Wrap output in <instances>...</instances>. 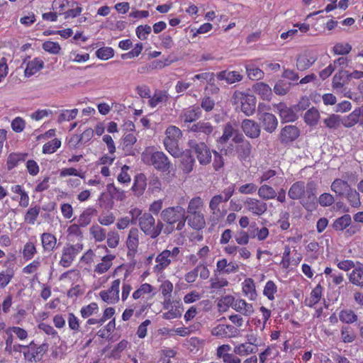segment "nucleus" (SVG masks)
I'll use <instances>...</instances> for the list:
<instances>
[{
    "instance_id": "f8f14e48",
    "label": "nucleus",
    "mask_w": 363,
    "mask_h": 363,
    "mask_svg": "<svg viewBox=\"0 0 363 363\" xmlns=\"http://www.w3.org/2000/svg\"><path fill=\"white\" fill-rule=\"evenodd\" d=\"M120 279H115L112 281L111 285L108 289L100 291L99 296L104 302L108 304H113L117 303L120 299Z\"/></svg>"
},
{
    "instance_id": "0eeeda50",
    "label": "nucleus",
    "mask_w": 363,
    "mask_h": 363,
    "mask_svg": "<svg viewBox=\"0 0 363 363\" xmlns=\"http://www.w3.org/2000/svg\"><path fill=\"white\" fill-rule=\"evenodd\" d=\"M188 145L201 165H206L211 162V152L204 142L198 143L195 140H189Z\"/></svg>"
},
{
    "instance_id": "412c9836",
    "label": "nucleus",
    "mask_w": 363,
    "mask_h": 363,
    "mask_svg": "<svg viewBox=\"0 0 363 363\" xmlns=\"http://www.w3.org/2000/svg\"><path fill=\"white\" fill-rule=\"evenodd\" d=\"M140 231L137 228H131L126 240V246L129 253L135 254L139 245Z\"/></svg>"
},
{
    "instance_id": "ea45409f",
    "label": "nucleus",
    "mask_w": 363,
    "mask_h": 363,
    "mask_svg": "<svg viewBox=\"0 0 363 363\" xmlns=\"http://www.w3.org/2000/svg\"><path fill=\"white\" fill-rule=\"evenodd\" d=\"M180 156H182L181 166L184 173H190L195 164L194 158L189 153L182 154Z\"/></svg>"
},
{
    "instance_id": "c756f323",
    "label": "nucleus",
    "mask_w": 363,
    "mask_h": 363,
    "mask_svg": "<svg viewBox=\"0 0 363 363\" xmlns=\"http://www.w3.org/2000/svg\"><path fill=\"white\" fill-rule=\"evenodd\" d=\"M28 155V153L23 152L10 153L7 157L6 161L8 170H11L17 165H18L19 163L24 162L26 160Z\"/></svg>"
},
{
    "instance_id": "f03ea898",
    "label": "nucleus",
    "mask_w": 363,
    "mask_h": 363,
    "mask_svg": "<svg viewBox=\"0 0 363 363\" xmlns=\"http://www.w3.org/2000/svg\"><path fill=\"white\" fill-rule=\"evenodd\" d=\"M161 219L163 222L169 225V228L171 229L169 232L174 230V225L177 224L176 230H182L186 224V210L181 206H175L168 207L162 211Z\"/></svg>"
},
{
    "instance_id": "09e8293b",
    "label": "nucleus",
    "mask_w": 363,
    "mask_h": 363,
    "mask_svg": "<svg viewBox=\"0 0 363 363\" xmlns=\"http://www.w3.org/2000/svg\"><path fill=\"white\" fill-rule=\"evenodd\" d=\"M40 212V206H35L34 207L30 208L25 216H24V221L28 224L34 225L37 218L39 216V213Z\"/></svg>"
},
{
    "instance_id": "c03bdc74",
    "label": "nucleus",
    "mask_w": 363,
    "mask_h": 363,
    "mask_svg": "<svg viewBox=\"0 0 363 363\" xmlns=\"http://www.w3.org/2000/svg\"><path fill=\"white\" fill-rule=\"evenodd\" d=\"M320 118V113L315 108L308 109L304 115V121L309 125H315Z\"/></svg>"
},
{
    "instance_id": "6e6d98bb",
    "label": "nucleus",
    "mask_w": 363,
    "mask_h": 363,
    "mask_svg": "<svg viewBox=\"0 0 363 363\" xmlns=\"http://www.w3.org/2000/svg\"><path fill=\"white\" fill-rule=\"evenodd\" d=\"M78 114V109L62 110L58 116V122L69 121L74 119Z\"/></svg>"
},
{
    "instance_id": "a878e982",
    "label": "nucleus",
    "mask_w": 363,
    "mask_h": 363,
    "mask_svg": "<svg viewBox=\"0 0 363 363\" xmlns=\"http://www.w3.org/2000/svg\"><path fill=\"white\" fill-rule=\"evenodd\" d=\"M242 291L244 295L250 301H255L257 297L255 284L252 279L247 278L242 283Z\"/></svg>"
},
{
    "instance_id": "7c9ffc66",
    "label": "nucleus",
    "mask_w": 363,
    "mask_h": 363,
    "mask_svg": "<svg viewBox=\"0 0 363 363\" xmlns=\"http://www.w3.org/2000/svg\"><path fill=\"white\" fill-rule=\"evenodd\" d=\"M257 349L250 343L243 342L235 345L233 348V352L240 357H246L256 353Z\"/></svg>"
},
{
    "instance_id": "20e7f679",
    "label": "nucleus",
    "mask_w": 363,
    "mask_h": 363,
    "mask_svg": "<svg viewBox=\"0 0 363 363\" xmlns=\"http://www.w3.org/2000/svg\"><path fill=\"white\" fill-rule=\"evenodd\" d=\"M140 230L147 236L152 239H155L160 234L164 228L162 220H158L157 222L155 218L150 213L145 212L138 223Z\"/></svg>"
},
{
    "instance_id": "6e6552de",
    "label": "nucleus",
    "mask_w": 363,
    "mask_h": 363,
    "mask_svg": "<svg viewBox=\"0 0 363 363\" xmlns=\"http://www.w3.org/2000/svg\"><path fill=\"white\" fill-rule=\"evenodd\" d=\"M83 250V245L77 242L74 245L66 244L62 251V256L60 260V265L63 267H69L72 265L75 257Z\"/></svg>"
},
{
    "instance_id": "e433bc0d",
    "label": "nucleus",
    "mask_w": 363,
    "mask_h": 363,
    "mask_svg": "<svg viewBox=\"0 0 363 363\" xmlns=\"http://www.w3.org/2000/svg\"><path fill=\"white\" fill-rule=\"evenodd\" d=\"M350 281L353 284L363 286V264L359 263L349 276Z\"/></svg>"
},
{
    "instance_id": "79ce46f5",
    "label": "nucleus",
    "mask_w": 363,
    "mask_h": 363,
    "mask_svg": "<svg viewBox=\"0 0 363 363\" xmlns=\"http://www.w3.org/2000/svg\"><path fill=\"white\" fill-rule=\"evenodd\" d=\"M89 233L95 242H102L106 238V231L98 224H94L89 228Z\"/></svg>"
},
{
    "instance_id": "6ab92c4d",
    "label": "nucleus",
    "mask_w": 363,
    "mask_h": 363,
    "mask_svg": "<svg viewBox=\"0 0 363 363\" xmlns=\"http://www.w3.org/2000/svg\"><path fill=\"white\" fill-rule=\"evenodd\" d=\"M259 120L261 121L264 129L269 133L274 132L277 128L278 120L272 113L267 112L262 113L260 114Z\"/></svg>"
},
{
    "instance_id": "13d9d810",
    "label": "nucleus",
    "mask_w": 363,
    "mask_h": 363,
    "mask_svg": "<svg viewBox=\"0 0 363 363\" xmlns=\"http://www.w3.org/2000/svg\"><path fill=\"white\" fill-rule=\"evenodd\" d=\"M355 337V333L350 327L345 326L342 328L341 338L345 343L352 342Z\"/></svg>"
},
{
    "instance_id": "a18cd8bd",
    "label": "nucleus",
    "mask_w": 363,
    "mask_h": 363,
    "mask_svg": "<svg viewBox=\"0 0 363 363\" xmlns=\"http://www.w3.org/2000/svg\"><path fill=\"white\" fill-rule=\"evenodd\" d=\"M99 311L98 304L95 302H92L82 307L80 309V315L83 318H88L94 314L98 313Z\"/></svg>"
},
{
    "instance_id": "5fc2aeb1",
    "label": "nucleus",
    "mask_w": 363,
    "mask_h": 363,
    "mask_svg": "<svg viewBox=\"0 0 363 363\" xmlns=\"http://www.w3.org/2000/svg\"><path fill=\"white\" fill-rule=\"evenodd\" d=\"M61 146V141L57 138H55L46 143L43 146V153L52 154Z\"/></svg>"
},
{
    "instance_id": "c85d7f7f",
    "label": "nucleus",
    "mask_w": 363,
    "mask_h": 363,
    "mask_svg": "<svg viewBox=\"0 0 363 363\" xmlns=\"http://www.w3.org/2000/svg\"><path fill=\"white\" fill-rule=\"evenodd\" d=\"M331 189L337 195L345 196L352 189L350 185L346 181L336 179L331 184Z\"/></svg>"
},
{
    "instance_id": "72a5a7b5",
    "label": "nucleus",
    "mask_w": 363,
    "mask_h": 363,
    "mask_svg": "<svg viewBox=\"0 0 363 363\" xmlns=\"http://www.w3.org/2000/svg\"><path fill=\"white\" fill-rule=\"evenodd\" d=\"M169 99L168 94L164 91H155L152 96H150L148 104L150 107L155 108L163 103H166Z\"/></svg>"
},
{
    "instance_id": "4be33fe9",
    "label": "nucleus",
    "mask_w": 363,
    "mask_h": 363,
    "mask_svg": "<svg viewBox=\"0 0 363 363\" xmlns=\"http://www.w3.org/2000/svg\"><path fill=\"white\" fill-rule=\"evenodd\" d=\"M186 218L189 226L194 230L203 229L206 225L204 216L201 212L189 213Z\"/></svg>"
},
{
    "instance_id": "4468645a",
    "label": "nucleus",
    "mask_w": 363,
    "mask_h": 363,
    "mask_svg": "<svg viewBox=\"0 0 363 363\" xmlns=\"http://www.w3.org/2000/svg\"><path fill=\"white\" fill-rule=\"evenodd\" d=\"M238 329L232 325L218 324L211 330V335L218 338H231L238 336Z\"/></svg>"
},
{
    "instance_id": "8fccbe9b",
    "label": "nucleus",
    "mask_w": 363,
    "mask_h": 363,
    "mask_svg": "<svg viewBox=\"0 0 363 363\" xmlns=\"http://www.w3.org/2000/svg\"><path fill=\"white\" fill-rule=\"evenodd\" d=\"M107 191L113 199L118 201H123L125 198V191L116 187L114 184H108Z\"/></svg>"
},
{
    "instance_id": "2f4dec72",
    "label": "nucleus",
    "mask_w": 363,
    "mask_h": 363,
    "mask_svg": "<svg viewBox=\"0 0 363 363\" xmlns=\"http://www.w3.org/2000/svg\"><path fill=\"white\" fill-rule=\"evenodd\" d=\"M96 213V209L93 207H89L86 208L79 216L77 220L79 225L82 228H84L89 225L91 222L92 217Z\"/></svg>"
},
{
    "instance_id": "0e129e2a",
    "label": "nucleus",
    "mask_w": 363,
    "mask_h": 363,
    "mask_svg": "<svg viewBox=\"0 0 363 363\" xmlns=\"http://www.w3.org/2000/svg\"><path fill=\"white\" fill-rule=\"evenodd\" d=\"M235 133V130L230 123H227L223 128V133L222 136L219 138L220 143H225L227 141L233 138Z\"/></svg>"
},
{
    "instance_id": "49530a36",
    "label": "nucleus",
    "mask_w": 363,
    "mask_h": 363,
    "mask_svg": "<svg viewBox=\"0 0 363 363\" xmlns=\"http://www.w3.org/2000/svg\"><path fill=\"white\" fill-rule=\"evenodd\" d=\"M344 79H347V71L340 70L333 78V88L337 91L341 89L344 85Z\"/></svg>"
},
{
    "instance_id": "774afa93",
    "label": "nucleus",
    "mask_w": 363,
    "mask_h": 363,
    "mask_svg": "<svg viewBox=\"0 0 363 363\" xmlns=\"http://www.w3.org/2000/svg\"><path fill=\"white\" fill-rule=\"evenodd\" d=\"M14 272L12 269L0 273V287H6L13 277Z\"/></svg>"
},
{
    "instance_id": "cd10ccee",
    "label": "nucleus",
    "mask_w": 363,
    "mask_h": 363,
    "mask_svg": "<svg viewBox=\"0 0 363 363\" xmlns=\"http://www.w3.org/2000/svg\"><path fill=\"white\" fill-rule=\"evenodd\" d=\"M40 240L45 252H52L57 247V238L50 233H43Z\"/></svg>"
},
{
    "instance_id": "2eb2a0df",
    "label": "nucleus",
    "mask_w": 363,
    "mask_h": 363,
    "mask_svg": "<svg viewBox=\"0 0 363 363\" xmlns=\"http://www.w3.org/2000/svg\"><path fill=\"white\" fill-rule=\"evenodd\" d=\"M201 116V108L198 106H191L182 111L179 116L181 121L184 123L191 124Z\"/></svg>"
},
{
    "instance_id": "1a4fd4ad",
    "label": "nucleus",
    "mask_w": 363,
    "mask_h": 363,
    "mask_svg": "<svg viewBox=\"0 0 363 363\" xmlns=\"http://www.w3.org/2000/svg\"><path fill=\"white\" fill-rule=\"evenodd\" d=\"M28 349L24 352V359L28 363H37L40 361L45 353L48 350V345L43 343L40 345H37L34 341H31L28 345Z\"/></svg>"
},
{
    "instance_id": "69168bd1",
    "label": "nucleus",
    "mask_w": 363,
    "mask_h": 363,
    "mask_svg": "<svg viewBox=\"0 0 363 363\" xmlns=\"http://www.w3.org/2000/svg\"><path fill=\"white\" fill-rule=\"evenodd\" d=\"M6 333L8 335L9 333H13L20 340H25L28 337L27 330L18 326L9 327Z\"/></svg>"
},
{
    "instance_id": "39448f33",
    "label": "nucleus",
    "mask_w": 363,
    "mask_h": 363,
    "mask_svg": "<svg viewBox=\"0 0 363 363\" xmlns=\"http://www.w3.org/2000/svg\"><path fill=\"white\" fill-rule=\"evenodd\" d=\"M163 144L166 150L174 157H179L182 150L179 147V140L182 137V130L177 126L170 125L165 130Z\"/></svg>"
},
{
    "instance_id": "393cba45",
    "label": "nucleus",
    "mask_w": 363,
    "mask_h": 363,
    "mask_svg": "<svg viewBox=\"0 0 363 363\" xmlns=\"http://www.w3.org/2000/svg\"><path fill=\"white\" fill-rule=\"evenodd\" d=\"M216 76L218 80L225 81L229 84L240 82L243 78V76L239 72L228 70L219 72Z\"/></svg>"
},
{
    "instance_id": "338daca9",
    "label": "nucleus",
    "mask_w": 363,
    "mask_h": 363,
    "mask_svg": "<svg viewBox=\"0 0 363 363\" xmlns=\"http://www.w3.org/2000/svg\"><path fill=\"white\" fill-rule=\"evenodd\" d=\"M152 291V286L149 284H143L140 288L135 290L133 294V298L135 300L139 299L143 296L147 294H150Z\"/></svg>"
},
{
    "instance_id": "052dcab7",
    "label": "nucleus",
    "mask_w": 363,
    "mask_h": 363,
    "mask_svg": "<svg viewBox=\"0 0 363 363\" xmlns=\"http://www.w3.org/2000/svg\"><path fill=\"white\" fill-rule=\"evenodd\" d=\"M96 55L102 60H107L113 57L114 50L110 47H103L96 50Z\"/></svg>"
},
{
    "instance_id": "aec40b11",
    "label": "nucleus",
    "mask_w": 363,
    "mask_h": 363,
    "mask_svg": "<svg viewBox=\"0 0 363 363\" xmlns=\"http://www.w3.org/2000/svg\"><path fill=\"white\" fill-rule=\"evenodd\" d=\"M277 110L279 112V116L283 122H292L297 119L298 116L296 112L291 108L287 107L284 104L280 103L275 104Z\"/></svg>"
},
{
    "instance_id": "37998d69",
    "label": "nucleus",
    "mask_w": 363,
    "mask_h": 363,
    "mask_svg": "<svg viewBox=\"0 0 363 363\" xmlns=\"http://www.w3.org/2000/svg\"><path fill=\"white\" fill-rule=\"evenodd\" d=\"M351 216L349 214H345L334 221L333 228L337 231H342L351 224Z\"/></svg>"
},
{
    "instance_id": "f257e3e1",
    "label": "nucleus",
    "mask_w": 363,
    "mask_h": 363,
    "mask_svg": "<svg viewBox=\"0 0 363 363\" xmlns=\"http://www.w3.org/2000/svg\"><path fill=\"white\" fill-rule=\"evenodd\" d=\"M317 185L311 181L306 184L304 182H294L289 189L288 196L293 200H300L301 204L308 211L316 208Z\"/></svg>"
},
{
    "instance_id": "864d4df0",
    "label": "nucleus",
    "mask_w": 363,
    "mask_h": 363,
    "mask_svg": "<svg viewBox=\"0 0 363 363\" xmlns=\"http://www.w3.org/2000/svg\"><path fill=\"white\" fill-rule=\"evenodd\" d=\"M69 7L70 9L63 13L65 19L77 17L82 11V6L77 1H72Z\"/></svg>"
},
{
    "instance_id": "dca6fc26",
    "label": "nucleus",
    "mask_w": 363,
    "mask_h": 363,
    "mask_svg": "<svg viewBox=\"0 0 363 363\" xmlns=\"http://www.w3.org/2000/svg\"><path fill=\"white\" fill-rule=\"evenodd\" d=\"M170 254L167 250H164L155 258L157 264L154 267L153 271L155 273L160 274L167 269L173 261L170 257Z\"/></svg>"
},
{
    "instance_id": "bf43d9fd",
    "label": "nucleus",
    "mask_w": 363,
    "mask_h": 363,
    "mask_svg": "<svg viewBox=\"0 0 363 363\" xmlns=\"http://www.w3.org/2000/svg\"><path fill=\"white\" fill-rule=\"evenodd\" d=\"M352 50V46L349 43H336L333 48V51L335 55H347Z\"/></svg>"
},
{
    "instance_id": "4d7b16f0",
    "label": "nucleus",
    "mask_w": 363,
    "mask_h": 363,
    "mask_svg": "<svg viewBox=\"0 0 363 363\" xmlns=\"http://www.w3.org/2000/svg\"><path fill=\"white\" fill-rule=\"evenodd\" d=\"M277 291V287L274 281H268L264 288L263 294L269 300L273 301L274 299V294Z\"/></svg>"
},
{
    "instance_id": "680f3d73",
    "label": "nucleus",
    "mask_w": 363,
    "mask_h": 363,
    "mask_svg": "<svg viewBox=\"0 0 363 363\" xmlns=\"http://www.w3.org/2000/svg\"><path fill=\"white\" fill-rule=\"evenodd\" d=\"M359 121L360 119L357 112L355 111V110H354L349 116L342 119L341 121L342 124L345 127L351 128L357 123H359Z\"/></svg>"
},
{
    "instance_id": "7ed1b4c3",
    "label": "nucleus",
    "mask_w": 363,
    "mask_h": 363,
    "mask_svg": "<svg viewBox=\"0 0 363 363\" xmlns=\"http://www.w3.org/2000/svg\"><path fill=\"white\" fill-rule=\"evenodd\" d=\"M142 160L148 165H152L157 170L162 172H170L172 164L167 156L162 151L153 152L152 149H146L142 154Z\"/></svg>"
},
{
    "instance_id": "423d86ee",
    "label": "nucleus",
    "mask_w": 363,
    "mask_h": 363,
    "mask_svg": "<svg viewBox=\"0 0 363 363\" xmlns=\"http://www.w3.org/2000/svg\"><path fill=\"white\" fill-rule=\"evenodd\" d=\"M231 102L239 106L240 111L247 116H252L255 111L256 99L252 94L235 91L232 96Z\"/></svg>"
},
{
    "instance_id": "bb28decb",
    "label": "nucleus",
    "mask_w": 363,
    "mask_h": 363,
    "mask_svg": "<svg viewBox=\"0 0 363 363\" xmlns=\"http://www.w3.org/2000/svg\"><path fill=\"white\" fill-rule=\"evenodd\" d=\"M225 202L223 199V195L217 194L213 196L209 202V208L214 218L218 220L223 216L222 211L220 208V204Z\"/></svg>"
},
{
    "instance_id": "ddd939ff",
    "label": "nucleus",
    "mask_w": 363,
    "mask_h": 363,
    "mask_svg": "<svg viewBox=\"0 0 363 363\" xmlns=\"http://www.w3.org/2000/svg\"><path fill=\"white\" fill-rule=\"evenodd\" d=\"M300 135V130L296 125H288L282 128L279 135V140L283 145H289L295 141Z\"/></svg>"
},
{
    "instance_id": "58836bf2",
    "label": "nucleus",
    "mask_w": 363,
    "mask_h": 363,
    "mask_svg": "<svg viewBox=\"0 0 363 363\" xmlns=\"http://www.w3.org/2000/svg\"><path fill=\"white\" fill-rule=\"evenodd\" d=\"M114 258L115 256L112 255L103 257L101 262L95 267L94 272L99 274L106 272L111 267Z\"/></svg>"
},
{
    "instance_id": "a211bd4d",
    "label": "nucleus",
    "mask_w": 363,
    "mask_h": 363,
    "mask_svg": "<svg viewBox=\"0 0 363 363\" xmlns=\"http://www.w3.org/2000/svg\"><path fill=\"white\" fill-rule=\"evenodd\" d=\"M241 127L245 135L250 138H257L260 135V127L255 121L245 119L242 122Z\"/></svg>"
},
{
    "instance_id": "f704fd0d",
    "label": "nucleus",
    "mask_w": 363,
    "mask_h": 363,
    "mask_svg": "<svg viewBox=\"0 0 363 363\" xmlns=\"http://www.w3.org/2000/svg\"><path fill=\"white\" fill-rule=\"evenodd\" d=\"M255 92L261 96L264 100H270L272 96L271 87L263 82H258L254 85Z\"/></svg>"
},
{
    "instance_id": "603ef678",
    "label": "nucleus",
    "mask_w": 363,
    "mask_h": 363,
    "mask_svg": "<svg viewBox=\"0 0 363 363\" xmlns=\"http://www.w3.org/2000/svg\"><path fill=\"white\" fill-rule=\"evenodd\" d=\"M339 318L342 322L350 324L357 320V315L352 310L346 309L340 311Z\"/></svg>"
},
{
    "instance_id": "c9c22d12",
    "label": "nucleus",
    "mask_w": 363,
    "mask_h": 363,
    "mask_svg": "<svg viewBox=\"0 0 363 363\" xmlns=\"http://www.w3.org/2000/svg\"><path fill=\"white\" fill-rule=\"evenodd\" d=\"M323 288L318 284L311 291L310 296L305 299L304 303L308 307H313L318 303L322 296Z\"/></svg>"
},
{
    "instance_id": "de8ad7c7",
    "label": "nucleus",
    "mask_w": 363,
    "mask_h": 363,
    "mask_svg": "<svg viewBox=\"0 0 363 363\" xmlns=\"http://www.w3.org/2000/svg\"><path fill=\"white\" fill-rule=\"evenodd\" d=\"M203 206V199L200 196L194 197L189 202L187 212L188 213L201 212V208Z\"/></svg>"
},
{
    "instance_id": "a19ab883",
    "label": "nucleus",
    "mask_w": 363,
    "mask_h": 363,
    "mask_svg": "<svg viewBox=\"0 0 363 363\" xmlns=\"http://www.w3.org/2000/svg\"><path fill=\"white\" fill-rule=\"evenodd\" d=\"M146 187V179L142 174L138 175L135 177L134 184L132 186V190L137 196H141Z\"/></svg>"
},
{
    "instance_id": "9b49d317",
    "label": "nucleus",
    "mask_w": 363,
    "mask_h": 363,
    "mask_svg": "<svg viewBox=\"0 0 363 363\" xmlns=\"http://www.w3.org/2000/svg\"><path fill=\"white\" fill-rule=\"evenodd\" d=\"M245 210L255 216L264 215L268 209L265 201L253 197H247L243 202Z\"/></svg>"
},
{
    "instance_id": "9d476101",
    "label": "nucleus",
    "mask_w": 363,
    "mask_h": 363,
    "mask_svg": "<svg viewBox=\"0 0 363 363\" xmlns=\"http://www.w3.org/2000/svg\"><path fill=\"white\" fill-rule=\"evenodd\" d=\"M188 130L194 133L196 136L207 140L208 138L213 135L215 128L211 123L205 121H200L192 125L187 126Z\"/></svg>"
},
{
    "instance_id": "e2e57ef3",
    "label": "nucleus",
    "mask_w": 363,
    "mask_h": 363,
    "mask_svg": "<svg viewBox=\"0 0 363 363\" xmlns=\"http://www.w3.org/2000/svg\"><path fill=\"white\" fill-rule=\"evenodd\" d=\"M323 122L326 127L331 129L337 128L342 123L340 116L335 114L330 115L328 118L324 119Z\"/></svg>"
},
{
    "instance_id": "f3484780",
    "label": "nucleus",
    "mask_w": 363,
    "mask_h": 363,
    "mask_svg": "<svg viewBox=\"0 0 363 363\" xmlns=\"http://www.w3.org/2000/svg\"><path fill=\"white\" fill-rule=\"evenodd\" d=\"M228 298H232V308L237 312L245 316H250L254 313V308L252 303H247L244 299H234L230 296Z\"/></svg>"
},
{
    "instance_id": "5701e85b",
    "label": "nucleus",
    "mask_w": 363,
    "mask_h": 363,
    "mask_svg": "<svg viewBox=\"0 0 363 363\" xmlns=\"http://www.w3.org/2000/svg\"><path fill=\"white\" fill-rule=\"evenodd\" d=\"M317 60V57L311 53H304L296 59V68L299 71L309 69Z\"/></svg>"
},
{
    "instance_id": "4c0bfd02",
    "label": "nucleus",
    "mask_w": 363,
    "mask_h": 363,
    "mask_svg": "<svg viewBox=\"0 0 363 363\" xmlns=\"http://www.w3.org/2000/svg\"><path fill=\"white\" fill-rule=\"evenodd\" d=\"M257 194L262 200H271L277 196V192L274 188L267 184H263L257 189Z\"/></svg>"
},
{
    "instance_id": "b1692460",
    "label": "nucleus",
    "mask_w": 363,
    "mask_h": 363,
    "mask_svg": "<svg viewBox=\"0 0 363 363\" xmlns=\"http://www.w3.org/2000/svg\"><path fill=\"white\" fill-rule=\"evenodd\" d=\"M236 154L238 159L242 162H249L250 160V155L252 151V145L249 141H241L235 147Z\"/></svg>"
},
{
    "instance_id": "3c124183",
    "label": "nucleus",
    "mask_w": 363,
    "mask_h": 363,
    "mask_svg": "<svg viewBox=\"0 0 363 363\" xmlns=\"http://www.w3.org/2000/svg\"><path fill=\"white\" fill-rule=\"evenodd\" d=\"M210 283L211 288L216 290L227 286L229 284L226 279L219 277L216 272H214L213 277L211 278Z\"/></svg>"
},
{
    "instance_id": "473e14b6",
    "label": "nucleus",
    "mask_w": 363,
    "mask_h": 363,
    "mask_svg": "<svg viewBox=\"0 0 363 363\" xmlns=\"http://www.w3.org/2000/svg\"><path fill=\"white\" fill-rule=\"evenodd\" d=\"M44 67V62L39 58H34L33 60L29 61L27 64L24 71L25 76L30 77L40 71Z\"/></svg>"
}]
</instances>
